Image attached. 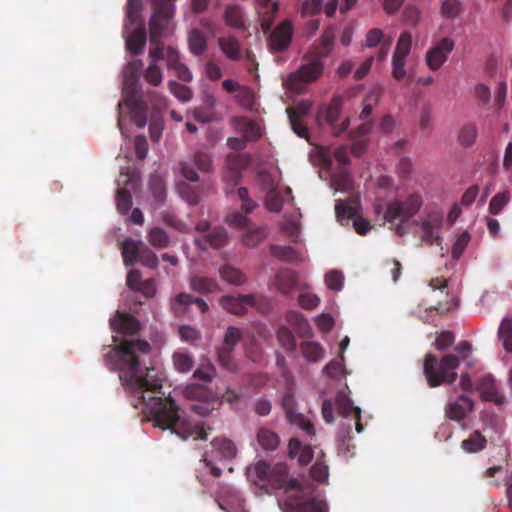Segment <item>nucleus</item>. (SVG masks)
Wrapping results in <instances>:
<instances>
[{"label":"nucleus","mask_w":512,"mask_h":512,"mask_svg":"<svg viewBox=\"0 0 512 512\" xmlns=\"http://www.w3.org/2000/svg\"><path fill=\"white\" fill-rule=\"evenodd\" d=\"M191 160L201 172L207 173L212 169V158L208 152L197 151Z\"/></svg>","instance_id":"nucleus-60"},{"label":"nucleus","mask_w":512,"mask_h":512,"mask_svg":"<svg viewBox=\"0 0 512 512\" xmlns=\"http://www.w3.org/2000/svg\"><path fill=\"white\" fill-rule=\"evenodd\" d=\"M142 241L126 238L121 245L123 262L126 266H132L137 262Z\"/></svg>","instance_id":"nucleus-29"},{"label":"nucleus","mask_w":512,"mask_h":512,"mask_svg":"<svg viewBox=\"0 0 512 512\" xmlns=\"http://www.w3.org/2000/svg\"><path fill=\"white\" fill-rule=\"evenodd\" d=\"M511 195L508 191L497 193L489 203V213L492 215H498L502 209L509 203Z\"/></svg>","instance_id":"nucleus-50"},{"label":"nucleus","mask_w":512,"mask_h":512,"mask_svg":"<svg viewBox=\"0 0 512 512\" xmlns=\"http://www.w3.org/2000/svg\"><path fill=\"white\" fill-rule=\"evenodd\" d=\"M143 71V62L139 59L127 63L123 71L124 89L126 93L135 97L138 91L140 75Z\"/></svg>","instance_id":"nucleus-14"},{"label":"nucleus","mask_w":512,"mask_h":512,"mask_svg":"<svg viewBox=\"0 0 512 512\" xmlns=\"http://www.w3.org/2000/svg\"><path fill=\"white\" fill-rule=\"evenodd\" d=\"M257 441L264 450L273 451L278 447L280 439L275 432L267 428H260L257 433Z\"/></svg>","instance_id":"nucleus-40"},{"label":"nucleus","mask_w":512,"mask_h":512,"mask_svg":"<svg viewBox=\"0 0 512 512\" xmlns=\"http://www.w3.org/2000/svg\"><path fill=\"white\" fill-rule=\"evenodd\" d=\"M258 5L261 9L264 11L261 12L262 14V20H261V27L263 32H268L273 24L275 15L278 12L279 9V3L278 2H271V0H256Z\"/></svg>","instance_id":"nucleus-27"},{"label":"nucleus","mask_w":512,"mask_h":512,"mask_svg":"<svg viewBox=\"0 0 512 512\" xmlns=\"http://www.w3.org/2000/svg\"><path fill=\"white\" fill-rule=\"evenodd\" d=\"M334 29L332 27L324 30L321 36V43L318 48L317 54L320 57H326L332 51L334 47Z\"/></svg>","instance_id":"nucleus-49"},{"label":"nucleus","mask_w":512,"mask_h":512,"mask_svg":"<svg viewBox=\"0 0 512 512\" xmlns=\"http://www.w3.org/2000/svg\"><path fill=\"white\" fill-rule=\"evenodd\" d=\"M336 406L338 413L344 418H353L355 421V429L358 433L363 431V425L361 424V409L354 406L351 399L345 395H339L336 398Z\"/></svg>","instance_id":"nucleus-18"},{"label":"nucleus","mask_w":512,"mask_h":512,"mask_svg":"<svg viewBox=\"0 0 512 512\" xmlns=\"http://www.w3.org/2000/svg\"><path fill=\"white\" fill-rule=\"evenodd\" d=\"M234 128L248 142L255 141L261 137V129L259 125L245 117H235L233 119Z\"/></svg>","instance_id":"nucleus-22"},{"label":"nucleus","mask_w":512,"mask_h":512,"mask_svg":"<svg viewBox=\"0 0 512 512\" xmlns=\"http://www.w3.org/2000/svg\"><path fill=\"white\" fill-rule=\"evenodd\" d=\"M225 23L234 28L241 29L244 27L243 11L239 5H228L224 12Z\"/></svg>","instance_id":"nucleus-37"},{"label":"nucleus","mask_w":512,"mask_h":512,"mask_svg":"<svg viewBox=\"0 0 512 512\" xmlns=\"http://www.w3.org/2000/svg\"><path fill=\"white\" fill-rule=\"evenodd\" d=\"M242 338L243 333L239 328L229 326L225 331L222 346L235 349V346L242 340Z\"/></svg>","instance_id":"nucleus-59"},{"label":"nucleus","mask_w":512,"mask_h":512,"mask_svg":"<svg viewBox=\"0 0 512 512\" xmlns=\"http://www.w3.org/2000/svg\"><path fill=\"white\" fill-rule=\"evenodd\" d=\"M476 390L484 401L493 402L501 406L505 397L498 392L494 378L491 375H484L477 381Z\"/></svg>","instance_id":"nucleus-15"},{"label":"nucleus","mask_w":512,"mask_h":512,"mask_svg":"<svg viewBox=\"0 0 512 512\" xmlns=\"http://www.w3.org/2000/svg\"><path fill=\"white\" fill-rule=\"evenodd\" d=\"M190 288L200 294H208L218 290V283L210 277L193 276L190 278Z\"/></svg>","instance_id":"nucleus-33"},{"label":"nucleus","mask_w":512,"mask_h":512,"mask_svg":"<svg viewBox=\"0 0 512 512\" xmlns=\"http://www.w3.org/2000/svg\"><path fill=\"white\" fill-rule=\"evenodd\" d=\"M289 455L291 458L298 457L300 465L305 466L313 458V450L310 445H302L300 440L293 438L289 441Z\"/></svg>","instance_id":"nucleus-24"},{"label":"nucleus","mask_w":512,"mask_h":512,"mask_svg":"<svg viewBox=\"0 0 512 512\" xmlns=\"http://www.w3.org/2000/svg\"><path fill=\"white\" fill-rule=\"evenodd\" d=\"M253 471L260 483L269 484L271 481V466L266 461H258L254 467Z\"/></svg>","instance_id":"nucleus-62"},{"label":"nucleus","mask_w":512,"mask_h":512,"mask_svg":"<svg viewBox=\"0 0 512 512\" xmlns=\"http://www.w3.org/2000/svg\"><path fill=\"white\" fill-rule=\"evenodd\" d=\"M422 206V197L419 194H411L405 201L394 200L387 205L384 218L388 222L399 219L407 222L416 215Z\"/></svg>","instance_id":"nucleus-7"},{"label":"nucleus","mask_w":512,"mask_h":512,"mask_svg":"<svg viewBox=\"0 0 512 512\" xmlns=\"http://www.w3.org/2000/svg\"><path fill=\"white\" fill-rule=\"evenodd\" d=\"M117 210L121 214H127L132 206V196L125 188L118 189L116 194Z\"/></svg>","instance_id":"nucleus-56"},{"label":"nucleus","mask_w":512,"mask_h":512,"mask_svg":"<svg viewBox=\"0 0 512 512\" xmlns=\"http://www.w3.org/2000/svg\"><path fill=\"white\" fill-rule=\"evenodd\" d=\"M478 126L474 122H466L457 132V142L463 148H469L476 143Z\"/></svg>","instance_id":"nucleus-25"},{"label":"nucleus","mask_w":512,"mask_h":512,"mask_svg":"<svg viewBox=\"0 0 512 512\" xmlns=\"http://www.w3.org/2000/svg\"><path fill=\"white\" fill-rule=\"evenodd\" d=\"M303 357L310 363H316L324 357L325 350L322 345L314 341H304L300 344Z\"/></svg>","instance_id":"nucleus-32"},{"label":"nucleus","mask_w":512,"mask_h":512,"mask_svg":"<svg viewBox=\"0 0 512 512\" xmlns=\"http://www.w3.org/2000/svg\"><path fill=\"white\" fill-rule=\"evenodd\" d=\"M195 304L201 313L209 310L208 304L202 299L188 293H180L171 299V310L176 316L183 315L189 305Z\"/></svg>","instance_id":"nucleus-16"},{"label":"nucleus","mask_w":512,"mask_h":512,"mask_svg":"<svg viewBox=\"0 0 512 512\" xmlns=\"http://www.w3.org/2000/svg\"><path fill=\"white\" fill-rule=\"evenodd\" d=\"M277 340L281 347L286 351H294L297 347L296 339L293 333L286 326H281L277 330Z\"/></svg>","instance_id":"nucleus-47"},{"label":"nucleus","mask_w":512,"mask_h":512,"mask_svg":"<svg viewBox=\"0 0 512 512\" xmlns=\"http://www.w3.org/2000/svg\"><path fill=\"white\" fill-rule=\"evenodd\" d=\"M486 445L487 439L479 430L473 431L467 439L461 442V448L470 454L484 450Z\"/></svg>","instance_id":"nucleus-30"},{"label":"nucleus","mask_w":512,"mask_h":512,"mask_svg":"<svg viewBox=\"0 0 512 512\" xmlns=\"http://www.w3.org/2000/svg\"><path fill=\"white\" fill-rule=\"evenodd\" d=\"M498 336L502 340L505 350L512 353V319L506 317L502 320Z\"/></svg>","instance_id":"nucleus-45"},{"label":"nucleus","mask_w":512,"mask_h":512,"mask_svg":"<svg viewBox=\"0 0 512 512\" xmlns=\"http://www.w3.org/2000/svg\"><path fill=\"white\" fill-rule=\"evenodd\" d=\"M149 189L157 205H162L166 199V185L164 179L158 174L151 175L149 179Z\"/></svg>","instance_id":"nucleus-36"},{"label":"nucleus","mask_w":512,"mask_h":512,"mask_svg":"<svg viewBox=\"0 0 512 512\" xmlns=\"http://www.w3.org/2000/svg\"><path fill=\"white\" fill-rule=\"evenodd\" d=\"M142 9V0H128L126 7L125 32L130 31V26H135L141 22L140 13Z\"/></svg>","instance_id":"nucleus-35"},{"label":"nucleus","mask_w":512,"mask_h":512,"mask_svg":"<svg viewBox=\"0 0 512 512\" xmlns=\"http://www.w3.org/2000/svg\"><path fill=\"white\" fill-rule=\"evenodd\" d=\"M289 469L285 463H277L271 467L270 485L274 489H283L286 498L283 500L285 512H327L328 506L322 501H305L302 488L296 478L287 479Z\"/></svg>","instance_id":"nucleus-3"},{"label":"nucleus","mask_w":512,"mask_h":512,"mask_svg":"<svg viewBox=\"0 0 512 512\" xmlns=\"http://www.w3.org/2000/svg\"><path fill=\"white\" fill-rule=\"evenodd\" d=\"M145 340H123L104 356L105 365L120 372L119 378L135 408L150 414L155 426L171 429L181 439L207 440L203 423H193L183 416L171 397L162 392L164 373L155 366L143 365L142 355L150 353Z\"/></svg>","instance_id":"nucleus-1"},{"label":"nucleus","mask_w":512,"mask_h":512,"mask_svg":"<svg viewBox=\"0 0 512 512\" xmlns=\"http://www.w3.org/2000/svg\"><path fill=\"white\" fill-rule=\"evenodd\" d=\"M351 423L349 422L347 425L342 424L339 429L337 440H338V450L344 454H348L350 452L349 441L351 440Z\"/></svg>","instance_id":"nucleus-54"},{"label":"nucleus","mask_w":512,"mask_h":512,"mask_svg":"<svg viewBox=\"0 0 512 512\" xmlns=\"http://www.w3.org/2000/svg\"><path fill=\"white\" fill-rule=\"evenodd\" d=\"M454 48L455 41L450 37H443L436 41L425 55V62L429 69L432 71L439 70Z\"/></svg>","instance_id":"nucleus-9"},{"label":"nucleus","mask_w":512,"mask_h":512,"mask_svg":"<svg viewBox=\"0 0 512 512\" xmlns=\"http://www.w3.org/2000/svg\"><path fill=\"white\" fill-rule=\"evenodd\" d=\"M332 183L335 190L342 192L349 191L353 186L351 176L344 169L333 177Z\"/></svg>","instance_id":"nucleus-61"},{"label":"nucleus","mask_w":512,"mask_h":512,"mask_svg":"<svg viewBox=\"0 0 512 512\" xmlns=\"http://www.w3.org/2000/svg\"><path fill=\"white\" fill-rule=\"evenodd\" d=\"M341 113V102L339 99H333L330 105L326 109L325 119L327 123L333 128L335 135H340L347 130L349 120L345 119L339 126L337 122L340 118Z\"/></svg>","instance_id":"nucleus-23"},{"label":"nucleus","mask_w":512,"mask_h":512,"mask_svg":"<svg viewBox=\"0 0 512 512\" xmlns=\"http://www.w3.org/2000/svg\"><path fill=\"white\" fill-rule=\"evenodd\" d=\"M274 286L283 295H289L298 286V273L289 268L280 269L274 277Z\"/></svg>","instance_id":"nucleus-17"},{"label":"nucleus","mask_w":512,"mask_h":512,"mask_svg":"<svg viewBox=\"0 0 512 512\" xmlns=\"http://www.w3.org/2000/svg\"><path fill=\"white\" fill-rule=\"evenodd\" d=\"M185 396L188 399L196 400L197 402L201 401H211L214 399H219L212 390L207 388L201 384H191L185 388L184 392Z\"/></svg>","instance_id":"nucleus-31"},{"label":"nucleus","mask_w":512,"mask_h":512,"mask_svg":"<svg viewBox=\"0 0 512 512\" xmlns=\"http://www.w3.org/2000/svg\"><path fill=\"white\" fill-rule=\"evenodd\" d=\"M263 298L256 295L223 296L220 298L221 307L229 313L243 315L247 306L257 307Z\"/></svg>","instance_id":"nucleus-11"},{"label":"nucleus","mask_w":512,"mask_h":512,"mask_svg":"<svg viewBox=\"0 0 512 512\" xmlns=\"http://www.w3.org/2000/svg\"><path fill=\"white\" fill-rule=\"evenodd\" d=\"M212 447L222 459H232L236 456V447L234 443L227 438H215L212 442Z\"/></svg>","instance_id":"nucleus-39"},{"label":"nucleus","mask_w":512,"mask_h":512,"mask_svg":"<svg viewBox=\"0 0 512 512\" xmlns=\"http://www.w3.org/2000/svg\"><path fill=\"white\" fill-rule=\"evenodd\" d=\"M406 57L393 54L392 56V76L394 79L400 81L407 75Z\"/></svg>","instance_id":"nucleus-64"},{"label":"nucleus","mask_w":512,"mask_h":512,"mask_svg":"<svg viewBox=\"0 0 512 512\" xmlns=\"http://www.w3.org/2000/svg\"><path fill=\"white\" fill-rule=\"evenodd\" d=\"M323 73V64L316 60L302 65L292 72L287 80L286 87L294 93H302L308 83L316 81Z\"/></svg>","instance_id":"nucleus-6"},{"label":"nucleus","mask_w":512,"mask_h":512,"mask_svg":"<svg viewBox=\"0 0 512 512\" xmlns=\"http://www.w3.org/2000/svg\"><path fill=\"white\" fill-rule=\"evenodd\" d=\"M188 48L194 56L202 55L208 48V39L205 34L194 28L188 33Z\"/></svg>","instance_id":"nucleus-26"},{"label":"nucleus","mask_w":512,"mask_h":512,"mask_svg":"<svg viewBox=\"0 0 512 512\" xmlns=\"http://www.w3.org/2000/svg\"><path fill=\"white\" fill-rule=\"evenodd\" d=\"M271 255L281 261L295 263L301 261V256L291 246L272 245Z\"/></svg>","instance_id":"nucleus-41"},{"label":"nucleus","mask_w":512,"mask_h":512,"mask_svg":"<svg viewBox=\"0 0 512 512\" xmlns=\"http://www.w3.org/2000/svg\"><path fill=\"white\" fill-rule=\"evenodd\" d=\"M148 103L143 99H135L131 106L132 120L138 128L147 124Z\"/></svg>","instance_id":"nucleus-38"},{"label":"nucleus","mask_w":512,"mask_h":512,"mask_svg":"<svg viewBox=\"0 0 512 512\" xmlns=\"http://www.w3.org/2000/svg\"><path fill=\"white\" fill-rule=\"evenodd\" d=\"M221 405V401L219 399H214L211 401H201L195 404H192L191 409L196 414L200 416H207L213 410L217 409Z\"/></svg>","instance_id":"nucleus-63"},{"label":"nucleus","mask_w":512,"mask_h":512,"mask_svg":"<svg viewBox=\"0 0 512 512\" xmlns=\"http://www.w3.org/2000/svg\"><path fill=\"white\" fill-rule=\"evenodd\" d=\"M144 79L152 86H159L163 80V71L158 64L150 63L143 73Z\"/></svg>","instance_id":"nucleus-52"},{"label":"nucleus","mask_w":512,"mask_h":512,"mask_svg":"<svg viewBox=\"0 0 512 512\" xmlns=\"http://www.w3.org/2000/svg\"><path fill=\"white\" fill-rule=\"evenodd\" d=\"M293 24L286 19L279 23L269 36V46L275 52H282L288 49L293 36Z\"/></svg>","instance_id":"nucleus-12"},{"label":"nucleus","mask_w":512,"mask_h":512,"mask_svg":"<svg viewBox=\"0 0 512 512\" xmlns=\"http://www.w3.org/2000/svg\"><path fill=\"white\" fill-rule=\"evenodd\" d=\"M137 262H140L143 266L148 268H156L158 265V258L146 244L142 243Z\"/></svg>","instance_id":"nucleus-58"},{"label":"nucleus","mask_w":512,"mask_h":512,"mask_svg":"<svg viewBox=\"0 0 512 512\" xmlns=\"http://www.w3.org/2000/svg\"><path fill=\"white\" fill-rule=\"evenodd\" d=\"M227 233L224 228L217 227L203 235L202 237L195 239V244L200 249H207L208 247L219 249L227 243Z\"/></svg>","instance_id":"nucleus-19"},{"label":"nucleus","mask_w":512,"mask_h":512,"mask_svg":"<svg viewBox=\"0 0 512 512\" xmlns=\"http://www.w3.org/2000/svg\"><path fill=\"white\" fill-rule=\"evenodd\" d=\"M147 238L152 246L160 249L166 248L170 243L168 234L159 227L150 229Z\"/></svg>","instance_id":"nucleus-46"},{"label":"nucleus","mask_w":512,"mask_h":512,"mask_svg":"<svg viewBox=\"0 0 512 512\" xmlns=\"http://www.w3.org/2000/svg\"><path fill=\"white\" fill-rule=\"evenodd\" d=\"M267 236L265 227H259L247 231L243 237L242 242L247 247H255L262 242Z\"/></svg>","instance_id":"nucleus-48"},{"label":"nucleus","mask_w":512,"mask_h":512,"mask_svg":"<svg viewBox=\"0 0 512 512\" xmlns=\"http://www.w3.org/2000/svg\"><path fill=\"white\" fill-rule=\"evenodd\" d=\"M219 507L226 512H245V502L236 491L229 492L226 497L219 501Z\"/></svg>","instance_id":"nucleus-34"},{"label":"nucleus","mask_w":512,"mask_h":512,"mask_svg":"<svg viewBox=\"0 0 512 512\" xmlns=\"http://www.w3.org/2000/svg\"><path fill=\"white\" fill-rule=\"evenodd\" d=\"M443 226V217L441 214L433 212L430 213L420 224L421 243L427 245H441L442 237L439 234V230Z\"/></svg>","instance_id":"nucleus-10"},{"label":"nucleus","mask_w":512,"mask_h":512,"mask_svg":"<svg viewBox=\"0 0 512 512\" xmlns=\"http://www.w3.org/2000/svg\"><path fill=\"white\" fill-rule=\"evenodd\" d=\"M412 46V35L408 31L400 34L393 54L407 57Z\"/></svg>","instance_id":"nucleus-57"},{"label":"nucleus","mask_w":512,"mask_h":512,"mask_svg":"<svg viewBox=\"0 0 512 512\" xmlns=\"http://www.w3.org/2000/svg\"><path fill=\"white\" fill-rule=\"evenodd\" d=\"M360 199L358 196H351L347 200H337L335 205V213L338 221L344 224L353 219V226L360 235H366L370 229V222L359 216Z\"/></svg>","instance_id":"nucleus-5"},{"label":"nucleus","mask_w":512,"mask_h":512,"mask_svg":"<svg viewBox=\"0 0 512 512\" xmlns=\"http://www.w3.org/2000/svg\"><path fill=\"white\" fill-rule=\"evenodd\" d=\"M238 104L246 110H253L256 105V94L247 86H243L235 94Z\"/></svg>","instance_id":"nucleus-44"},{"label":"nucleus","mask_w":512,"mask_h":512,"mask_svg":"<svg viewBox=\"0 0 512 512\" xmlns=\"http://www.w3.org/2000/svg\"><path fill=\"white\" fill-rule=\"evenodd\" d=\"M250 163V159L246 155L229 154L226 159V168L242 173Z\"/></svg>","instance_id":"nucleus-51"},{"label":"nucleus","mask_w":512,"mask_h":512,"mask_svg":"<svg viewBox=\"0 0 512 512\" xmlns=\"http://www.w3.org/2000/svg\"><path fill=\"white\" fill-rule=\"evenodd\" d=\"M219 272L222 279L230 284L240 286L246 281V276L239 269L231 265H223Z\"/></svg>","instance_id":"nucleus-43"},{"label":"nucleus","mask_w":512,"mask_h":512,"mask_svg":"<svg viewBox=\"0 0 512 512\" xmlns=\"http://www.w3.org/2000/svg\"><path fill=\"white\" fill-rule=\"evenodd\" d=\"M218 46L227 59L239 61L242 58L243 48L240 41L233 35L220 36Z\"/></svg>","instance_id":"nucleus-21"},{"label":"nucleus","mask_w":512,"mask_h":512,"mask_svg":"<svg viewBox=\"0 0 512 512\" xmlns=\"http://www.w3.org/2000/svg\"><path fill=\"white\" fill-rule=\"evenodd\" d=\"M475 410V402L467 395H460L457 399L449 401L445 408V417L460 425L462 429L469 428L468 418Z\"/></svg>","instance_id":"nucleus-8"},{"label":"nucleus","mask_w":512,"mask_h":512,"mask_svg":"<svg viewBox=\"0 0 512 512\" xmlns=\"http://www.w3.org/2000/svg\"><path fill=\"white\" fill-rule=\"evenodd\" d=\"M460 365L459 358L454 354H446L441 360L427 353L423 361V374L430 388L439 387L445 383L452 384L458 374L455 371Z\"/></svg>","instance_id":"nucleus-4"},{"label":"nucleus","mask_w":512,"mask_h":512,"mask_svg":"<svg viewBox=\"0 0 512 512\" xmlns=\"http://www.w3.org/2000/svg\"><path fill=\"white\" fill-rule=\"evenodd\" d=\"M148 1L152 10L149 20V41L153 46L149 49V59L150 63L157 64L165 58L166 47L162 39L173 33L172 19L176 0Z\"/></svg>","instance_id":"nucleus-2"},{"label":"nucleus","mask_w":512,"mask_h":512,"mask_svg":"<svg viewBox=\"0 0 512 512\" xmlns=\"http://www.w3.org/2000/svg\"><path fill=\"white\" fill-rule=\"evenodd\" d=\"M282 405L287 419L291 424L300 427L309 436L315 435L313 424L308 419H306L303 414L296 412L295 400L292 395H285L282 400Z\"/></svg>","instance_id":"nucleus-13"},{"label":"nucleus","mask_w":512,"mask_h":512,"mask_svg":"<svg viewBox=\"0 0 512 512\" xmlns=\"http://www.w3.org/2000/svg\"><path fill=\"white\" fill-rule=\"evenodd\" d=\"M168 88L170 92L180 101L187 102L192 98L191 89L176 81H169Z\"/></svg>","instance_id":"nucleus-55"},{"label":"nucleus","mask_w":512,"mask_h":512,"mask_svg":"<svg viewBox=\"0 0 512 512\" xmlns=\"http://www.w3.org/2000/svg\"><path fill=\"white\" fill-rule=\"evenodd\" d=\"M147 41V31L143 23L137 24L126 38V48L132 55L143 52Z\"/></svg>","instance_id":"nucleus-20"},{"label":"nucleus","mask_w":512,"mask_h":512,"mask_svg":"<svg viewBox=\"0 0 512 512\" xmlns=\"http://www.w3.org/2000/svg\"><path fill=\"white\" fill-rule=\"evenodd\" d=\"M173 363L179 372H188L193 367L194 360L188 353L175 352L173 354Z\"/></svg>","instance_id":"nucleus-53"},{"label":"nucleus","mask_w":512,"mask_h":512,"mask_svg":"<svg viewBox=\"0 0 512 512\" xmlns=\"http://www.w3.org/2000/svg\"><path fill=\"white\" fill-rule=\"evenodd\" d=\"M117 332L125 335H134L140 329L139 321L129 314H119L118 318L112 323Z\"/></svg>","instance_id":"nucleus-28"},{"label":"nucleus","mask_w":512,"mask_h":512,"mask_svg":"<svg viewBox=\"0 0 512 512\" xmlns=\"http://www.w3.org/2000/svg\"><path fill=\"white\" fill-rule=\"evenodd\" d=\"M233 353L234 349L222 345L217 348V361L222 368L229 372H235L237 370V363Z\"/></svg>","instance_id":"nucleus-42"}]
</instances>
